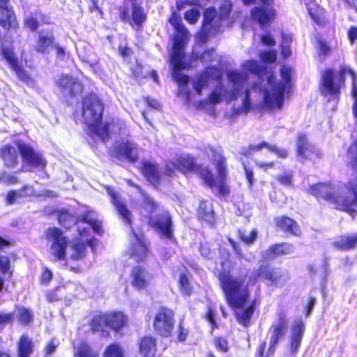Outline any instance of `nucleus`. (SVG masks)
<instances>
[{
	"mask_svg": "<svg viewBox=\"0 0 357 357\" xmlns=\"http://www.w3.org/2000/svg\"><path fill=\"white\" fill-rule=\"evenodd\" d=\"M242 70H229L227 73V84L222 82V72L216 67H207L204 72L195 77L192 81L194 89L199 94L204 87L215 82L208 99L200 101L198 108L206 112H213V105L223 101L229 102L242 97L241 112H248L252 105V96L262 93L261 107L267 110L280 109L284 104V96L291 87V69L283 66L280 70L281 80L276 81L270 76L266 87L261 89L258 82L252 80L247 72L254 75L259 74L261 66L258 61L249 60L241 64Z\"/></svg>",
	"mask_w": 357,
	"mask_h": 357,
	"instance_id": "f257e3e1",
	"label": "nucleus"
},
{
	"mask_svg": "<svg viewBox=\"0 0 357 357\" xmlns=\"http://www.w3.org/2000/svg\"><path fill=\"white\" fill-rule=\"evenodd\" d=\"M259 278L266 280L269 285L276 286L283 285L287 280L280 271L263 266L253 271L248 280L242 276L235 278L223 273L220 275L227 303L235 311L238 321L244 326H248L255 304V301L249 302V287L255 284Z\"/></svg>",
	"mask_w": 357,
	"mask_h": 357,
	"instance_id": "f03ea898",
	"label": "nucleus"
},
{
	"mask_svg": "<svg viewBox=\"0 0 357 357\" xmlns=\"http://www.w3.org/2000/svg\"><path fill=\"white\" fill-rule=\"evenodd\" d=\"M91 229L99 235L102 233L101 222L98 220L97 213L91 211L84 215L78 223L79 239L68 242L59 229H48L45 236L47 240L52 242L50 255L58 260H78L83 258L86 252L84 238Z\"/></svg>",
	"mask_w": 357,
	"mask_h": 357,
	"instance_id": "7ed1b4c3",
	"label": "nucleus"
},
{
	"mask_svg": "<svg viewBox=\"0 0 357 357\" xmlns=\"http://www.w3.org/2000/svg\"><path fill=\"white\" fill-rule=\"evenodd\" d=\"M169 22L176 31L174 36V43L170 56V62L173 66L172 76L174 79L179 84V93H183L186 96V100L189 101V93L185 91V85L188 82V77L181 72L180 70L185 68V63L183 62V48L187 43L189 33L186 28L182 24L181 17L173 13L169 18Z\"/></svg>",
	"mask_w": 357,
	"mask_h": 357,
	"instance_id": "20e7f679",
	"label": "nucleus"
},
{
	"mask_svg": "<svg viewBox=\"0 0 357 357\" xmlns=\"http://www.w3.org/2000/svg\"><path fill=\"white\" fill-rule=\"evenodd\" d=\"M209 150L212 153L218 175L214 178L208 168L201 167L199 169V176L205 184L209 186L213 192L222 197L227 196L229 193V188L225 183L227 177L225 158L214 149L210 147Z\"/></svg>",
	"mask_w": 357,
	"mask_h": 357,
	"instance_id": "39448f33",
	"label": "nucleus"
},
{
	"mask_svg": "<svg viewBox=\"0 0 357 357\" xmlns=\"http://www.w3.org/2000/svg\"><path fill=\"white\" fill-rule=\"evenodd\" d=\"M103 106L95 94H91L84 98L82 103V118L85 124L94 134L100 125Z\"/></svg>",
	"mask_w": 357,
	"mask_h": 357,
	"instance_id": "423d86ee",
	"label": "nucleus"
},
{
	"mask_svg": "<svg viewBox=\"0 0 357 357\" xmlns=\"http://www.w3.org/2000/svg\"><path fill=\"white\" fill-rule=\"evenodd\" d=\"M245 4L257 3L259 6H256L251 11V16L257 20L261 27L264 29L265 26L276 17V11L273 4V0H243Z\"/></svg>",
	"mask_w": 357,
	"mask_h": 357,
	"instance_id": "0eeeda50",
	"label": "nucleus"
},
{
	"mask_svg": "<svg viewBox=\"0 0 357 357\" xmlns=\"http://www.w3.org/2000/svg\"><path fill=\"white\" fill-rule=\"evenodd\" d=\"M129 130L126 123L119 119H113L110 122L100 125L97 130L94 132L96 135L100 137L104 142L112 135H119L121 137L127 136Z\"/></svg>",
	"mask_w": 357,
	"mask_h": 357,
	"instance_id": "6e6552de",
	"label": "nucleus"
},
{
	"mask_svg": "<svg viewBox=\"0 0 357 357\" xmlns=\"http://www.w3.org/2000/svg\"><path fill=\"white\" fill-rule=\"evenodd\" d=\"M174 325V312L172 310L161 307L157 312L153 326L155 331L162 336H169L171 335Z\"/></svg>",
	"mask_w": 357,
	"mask_h": 357,
	"instance_id": "1a4fd4ad",
	"label": "nucleus"
},
{
	"mask_svg": "<svg viewBox=\"0 0 357 357\" xmlns=\"http://www.w3.org/2000/svg\"><path fill=\"white\" fill-rule=\"evenodd\" d=\"M112 154L119 159H126L135 162L139 158V148L130 140L116 142L111 149Z\"/></svg>",
	"mask_w": 357,
	"mask_h": 357,
	"instance_id": "9d476101",
	"label": "nucleus"
},
{
	"mask_svg": "<svg viewBox=\"0 0 357 357\" xmlns=\"http://www.w3.org/2000/svg\"><path fill=\"white\" fill-rule=\"evenodd\" d=\"M220 20L217 12L213 8H208L204 13V22L202 30L197 34L198 40L204 43L206 40L207 34H215L220 26Z\"/></svg>",
	"mask_w": 357,
	"mask_h": 357,
	"instance_id": "9b49d317",
	"label": "nucleus"
},
{
	"mask_svg": "<svg viewBox=\"0 0 357 357\" xmlns=\"http://www.w3.org/2000/svg\"><path fill=\"white\" fill-rule=\"evenodd\" d=\"M287 323L286 314L283 312H279L277 320L273 322L269 331L271 338L269 349L267 353L268 356H271L274 353L279 340L286 333Z\"/></svg>",
	"mask_w": 357,
	"mask_h": 357,
	"instance_id": "f8f14e48",
	"label": "nucleus"
},
{
	"mask_svg": "<svg viewBox=\"0 0 357 357\" xmlns=\"http://www.w3.org/2000/svg\"><path fill=\"white\" fill-rule=\"evenodd\" d=\"M56 85L66 98H76L83 91V85L77 79L69 75H61L57 79Z\"/></svg>",
	"mask_w": 357,
	"mask_h": 357,
	"instance_id": "ddd939ff",
	"label": "nucleus"
},
{
	"mask_svg": "<svg viewBox=\"0 0 357 357\" xmlns=\"http://www.w3.org/2000/svg\"><path fill=\"white\" fill-rule=\"evenodd\" d=\"M149 223L160 234L162 239L174 241L172 219L169 213L165 212L157 220L150 219Z\"/></svg>",
	"mask_w": 357,
	"mask_h": 357,
	"instance_id": "4468645a",
	"label": "nucleus"
},
{
	"mask_svg": "<svg viewBox=\"0 0 357 357\" xmlns=\"http://www.w3.org/2000/svg\"><path fill=\"white\" fill-rule=\"evenodd\" d=\"M120 17L123 21L128 22L130 24L139 27L146 20V14L144 8L138 5V3H132V12L130 15L129 9L125 5L120 10Z\"/></svg>",
	"mask_w": 357,
	"mask_h": 357,
	"instance_id": "2eb2a0df",
	"label": "nucleus"
},
{
	"mask_svg": "<svg viewBox=\"0 0 357 357\" xmlns=\"http://www.w3.org/2000/svg\"><path fill=\"white\" fill-rule=\"evenodd\" d=\"M0 24L6 29L18 26L13 8L8 0H0Z\"/></svg>",
	"mask_w": 357,
	"mask_h": 357,
	"instance_id": "dca6fc26",
	"label": "nucleus"
},
{
	"mask_svg": "<svg viewBox=\"0 0 357 357\" xmlns=\"http://www.w3.org/2000/svg\"><path fill=\"white\" fill-rule=\"evenodd\" d=\"M18 149L24 161L36 167L44 168L46 162L42 155L26 144H19Z\"/></svg>",
	"mask_w": 357,
	"mask_h": 357,
	"instance_id": "f3484780",
	"label": "nucleus"
},
{
	"mask_svg": "<svg viewBox=\"0 0 357 357\" xmlns=\"http://www.w3.org/2000/svg\"><path fill=\"white\" fill-rule=\"evenodd\" d=\"M297 155L301 159L320 157L321 151L314 145L309 144L305 134H299L297 141Z\"/></svg>",
	"mask_w": 357,
	"mask_h": 357,
	"instance_id": "a211bd4d",
	"label": "nucleus"
},
{
	"mask_svg": "<svg viewBox=\"0 0 357 357\" xmlns=\"http://www.w3.org/2000/svg\"><path fill=\"white\" fill-rule=\"evenodd\" d=\"M195 165V160L192 157L188 155H183L180 156L176 161L170 162L167 165L166 174L168 176H171L174 172V169L185 173L192 170Z\"/></svg>",
	"mask_w": 357,
	"mask_h": 357,
	"instance_id": "6ab92c4d",
	"label": "nucleus"
},
{
	"mask_svg": "<svg viewBox=\"0 0 357 357\" xmlns=\"http://www.w3.org/2000/svg\"><path fill=\"white\" fill-rule=\"evenodd\" d=\"M151 278V275L144 268L137 266L132 268L130 279L131 284L135 288L138 289L146 288Z\"/></svg>",
	"mask_w": 357,
	"mask_h": 357,
	"instance_id": "aec40b11",
	"label": "nucleus"
},
{
	"mask_svg": "<svg viewBox=\"0 0 357 357\" xmlns=\"http://www.w3.org/2000/svg\"><path fill=\"white\" fill-rule=\"evenodd\" d=\"M127 183L129 185L135 187L138 190L139 195L138 201L142 206L141 213L144 216L149 217L152 212L158 208V204L152 198L146 195L138 185H135L131 180H128Z\"/></svg>",
	"mask_w": 357,
	"mask_h": 357,
	"instance_id": "412c9836",
	"label": "nucleus"
},
{
	"mask_svg": "<svg viewBox=\"0 0 357 357\" xmlns=\"http://www.w3.org/2000/svg\"><path fill=\"white\" fill-rule=\"evenodd\" d=\"M1 54L20 79L25 81L28 79V75L22 68L12 49L2 47Z\"/></svg>",
	"mask_w": 357,
	"mask_h": 357,
	"instance_id": "4be33fe9",
	"label": "nucleus"
},
{
	"mask_svg": "<svg viewBox=\"0 0 357 357\" xmlns=\"http://www.w3.org/2000/svg\"><path fill=\"white\" fill-rule=\"evenodd\" d=\"M131 254L137 260H143L147 254V247L143 234L132 233Z\"/></svg>",
	"mask_w": 357,
	"mask_h": 357,
	"instance_id": "5701e85b",
	"label": "nucleus"
},
{
	"mask_svg": "<svg viewBox=\"0 0 357 357\" xmlns=\"http://www.w3.org/2000/svg\"><path fill=\"white\" fill-rule=\"evenodd\" d=\"M54 36L52 31H40L38 33V39L36 42L34 49L36 52L45 54L48 52L50 47H54Z\"/></svg>",
	"mask_w": 357,
	"mask_h": 357,
	"instance_id": "b1692460",
	"label": "nucleus"
},
{
	"mask_svg": "<svg viewBox=\"0 0 357 357\" xmlns=\"http://www.w3.org/2000/svg\"><path fill=\"white\" fill-rule=\"evenodd\" d=\"M140 165L141 172L147 181L155 186L159 185L160 174L158 172V167L154 164L147 161H142Z\"/></svg>",
	"mask_w": 357,
	"mask_h": 357,
	"instance_id": "393cba45",
	"label": "nucleus"
},
{
	"mask_svg": "<svg viewBox=\"0 0 357 357\" xmlns=\"http://www.w3.org/2000/svg\"><path fill=\"white\" fill-rule=\"evenodd\" d=\"M107 194L110 196L113 204L115 206L118 213L122 219L127 223L131 222V214L128 210L126 205L121 202L119 195L116 193L112 188L107 187Z\"/></svg>",
	"mask_w": 357,
	"mask_h": 357,
	"instance_id": "a878e982",
	"label": "nucleus"
},
{
	"mask_svg": "<svg viewBox=\"0 0 357 357\" xmlns=\"http://www.w3.org/2000/svg\"><path fill=\"white\" fill-rule=\"evenodd\" d=\"M36 196H41L40 194H37L31 186L26 185L19 190H13L8 192L6 196V202L8 204H13L15 202H19L22 198Z\"/></svg>",
	"mask_w": 357,
	"mask_h": 357,
	"instance_id": "bb28decb",
	"label": "nucleus"
},
{
	"mask_svg": "<svg viewBox=\"0 0 357 357\" xmlns=\"http://www.w3.org/2000/svg\"><path fill=\"white\" fill-rule=\"evenodd\" d=\"M305 326L301 319L296 320L291 334V351L296 353L301 343Z\"/></svg>",
	"mask_w": 357,
	"mask_h": 357,
	"instance_id": "cd10ccee",
	"label": "nucleus"
},
{
	"mask_svg": "<svg viewBox=\"0 0 357 357\" xmlns=\"http://www.w3.org/2000/svg\"><path fill=\"white\" fill-rule=\"evenodd\" d=\"M156 352L155 340L151 336H145L139 342L140 357H155Z\"/></svg>",
	"mask_w": 357,
	"mask_h": 357,
	"instance_id": "c85d7f7f",
	"label": "nucleus"
},
{
	"mask_svg": "<svg viewBox=\"0 0 357 357\" xmlns=\"http://www.w3.org/2000/svg\"><path fill=\"white\" fill-rule=\"evenodd\" d=\"M275 223L278 228L289 234L298 236L301 233L297 223L288 217L283 216L277 218L275 219Z\"/></svg>",
	"mask_w": 357,
	"mask_h": 357,
	"instance_id": "c756f323",
	"label": "nucleus"
},
{
	"mask_svg": "<svg viewBox=\"0 0 357 357\" xmlns=\"http://www.w3.org/2000/svg\"><path fill=\"white\" fill-rule=\"evenodd\" d=\"M334 246L340 250H349L357 245V234L342 236L333 243Z\"/></svg>",
	"mask_w": 357,
	"mask_h": 357,
	"instance_id": "7c9ffc66",
	"label": "nucleus"
},
{
	"mask_svg": "<svg viewBox=\"0 0 357 357\" xmlns=\"http://www.w3.org/2000/svg\"><path fill=\"white\" fill-rule=\"evenodd\" d=\"M307 6L311 18L317 24H322L324 22L323 9L317 6L314 0H303Z\"/></svg>",
	"mask_w": 357,
	"mask_h": 357,
	"instance_id": "2f4dec72",
	"label": "nucleus"
},
{
	"mask_svg": "<svg viewBox=\"0 0 357 357\" xmlns=\"http://www.w3.org/2000/svg\"><path fill=\"white\" fill-rule=\"evenodd\" d=\"M198 216L200 219L211 224L214 220V213L212 204L208 201H202L198 209Z\"/></svg>",
	"mask_w": 357,
	"mask_h": 357,
	"instance_id": "473e14b6",
	"label": "nucleus"
},
{
	"mask_svg": "<svg viewBox=\"0 0 357 357\" xmlns=\"http://www.w3.org/2000/svg\"><path fill=\"white\" fill-rule=\"evenodd\" d=\"M0 154L3 158L5 165L8 167H15L17 161L16 149L11 146H3L0 151Z\"/></svg>",
	"mask_w": 357,
	"mask_h": 357,
	"instance_id": "72a5a7b5",
	"label": "nucleus"
},
{
	"mask_svg": "<svg viewBox=\"0 0 357 357\" xmlns=\"http://www.w3.org/2000/svg\"><path fill=\"white\" fill-rule=\"evenodd\" d=\"M250 149L253 151H258L261 149L266 148L271 153L275 154L278 158H285L287 157L288 153L287 151L278 147L275 145H271L266 142H261L260 144L250 146Z\"/></svg>",
	"mask_w": 357,
	"mask_h": 357,
	"instance_id": "f704fd0d",
	"label": "nucleus"
},
{
	"mask_svg": "<svg viewBox=\"0 0 357 357\" xmlns=\"http://www.w3.org/2000/svg\"><path fill=\"white\" fill-rule=\"evenodd\" d=\"M107 317V326L115 331L119 330L126 322V317L121 312H114L105 314Z\"/></svg>",
	"mask_w": 357,
	"mask_h": 357,
	"instance_id": "c9c22d12",
	"label": "nucleus"
},
{
	"mask_svg": "<svg viewBox=\"0 0 357 357\" xmlns=\"http://www.w3.org/2000/svg\"><path fill=\"white\" fill-rule=\"evenodd\" d=\"M33 351V342L23 335L19 343V357H29Z\"/></svg>",
	"mask_w": 357,
	"mask_h": 357,
	"instance_id": "e433bc0d",
	"label": "nucleus"
},
{
	"mask_svg": "<svg viewBox=\"0 0 357 357\" xmlns=\"http://www.w3.org/2000/svg\"><path fill=\"white\" fill-rule=\"evenodd\" d=\"M74 357H98V355L88 344L82 342L75 348Z\"/></svg>",
	"mask_w": 357,
	"mask_h": 357,
	"instance_id": "4c0bfd02",
	"label": "nucleus"
},
{
	"mask_svg": "<svg viewBox=\"0 0 357 357\" xmlns=\"http://www.w3.org/2000/svg\"><path fill=\"white\" fill-rule=\"evenodd\" d=\"M103 357H124V352L119 344H112L106 348Z\"/></svg>",
	"mask_w": 357,
	"mask_h": 357,
	"instance_id": "58836bf2",
	"label": "nucleus"
},
{
	"mask_svg": "<svg viewBox=\"0 0 357 357\" xmlns=\"http://www.w3.org/2000/svg\"><path fill=\"white\" fill-rule=\"evenodd\" d=\"M58 220L60 225L66 228L72 227L77 222L76 218L66 211L59 214Z\"/></svg>",
	"mask_w": 357,
	"mask_h": 357,
	"instance_id": "ea45409f",
	"label": "nucleus"
},
{
	"mask_svg": "<svg viewBox=\"0 0 357 357\" xmlns=\"http://www.w3.org/2000/svg\"><path fill=\"white\" fill-rule=\"evenodd\" d=\"M107 317L105 314H99L96 316L91 321V330L93 332H98L103 330L105 326H107Z\"/></svg>",
	"mask_w": 357,
	"mask_h": 357,
	"instance_id": "a19ab883",
	"label": "nucleus"
},
{
	"mask_svg": "<svg viewBox=\"0 0 357 357\" xmlns=\"http://www.w3.org/2000/svg\"><path fill=\"white\" fill-rule=\"evenodd\" d=\"M282 251L279 249V244L271 246L268 250L262 252L263 259L266 260L273 259L280 255H282Z\"/></svg>",
	"mask_w": 357,
	"mask_h": 357,
	"instance_id": "79ce46f5",
	"label": "nucleus"
},
{
	"mask_svg": "<svg viewBox=\"0 0 357 357\" xmlns=\"http://www.w3.org/2000/svg\"><path fill=\"white\" fill-rule=\"evenodd\" d=\"M292 41V37L290 35H282L281 43V52L284 58L287 59L290 56L291 52L290 44Z\"/></svg>",
	"mask_w": 357,
	"mask_h": 357,
	"instance_id": "37998d69",
	"label": "nucleus"
},
{
	"mask_svg": "<svg viewBox=\"0 0 357 357\" xmlns=\"http://www.w3.org/2000/svg\"><path fill=\"white\" fill-rule=\"evenodd\" d=\"M179 287L181 293L185 296H189L192 293V287L189 284L188 279L184 273H181L179 277Z\"/></svg>",
	"mask_w": 357,
	"mask_h": 357,
	"instance_id": "c03bdc74",
	"label": "nucleus"
},
{
	"mask_svg": "<svg viewBox=\"0 0 357 357\" xmlns=\"http://www.w3.org/2000/svg\"><path fill=\"white\" fill-rule=\"evenodd\" d=\"M17 316L18 317L19 321L22 324H28L31 319L32 314L31 312L26 308L20 307L17 309Z\"/></svg>",
	"mask_w": 357,
	"mask_h": 357,
	"instance_id": "a18cd8bd",
	"label": "nucleus"
},
{
	"mask_svg": "<svg viewBox=\"0 0 357 357\" xmlns=\"http://www.w3.org/2000/svg\"><path fill=\"white\" fill-rule=\"evenodd\" d=\"M231 3L230 1H225L222 3L220 8L218 17H220V22H222L227 19L231 12Z\"/></svg>",
	"mask_w": 357,
	"mask_h": 357,
	"instance_id": "49530a36",
	"label": "nucleus"
},
{
	"mask_svg": "<svg viewBox=\"0 0 357 357\" xmlns=\"http://www.w3.org/2000/svg\"><path fill=\"white\" fill-rule=\"evenodd\" d=\"M200 17V12L197 8H192L185 13L184 18L190 24H195Z\"/></svg>",
	"mask_w": 357,
	"mask_h": 357,
	"instance_id": "de8ad7c7",
	"label": "nucleus"
},
{
	"mask_svg": "<svg viewBox=\"0 0 357 357\" xmlns=\"http://www.w3.org/2000/svg\"><path fill=\"white\" fill-rule=\"evenodd\" d=\"M0 271L5 275L12 273L10 259L6 256H0Z\"/></svg>",
	"mask_w": 357,
	"mask_h": 357,
	"instance_id": "09e8293b",
	"label": "nucleus"
},
{
	"mask_svg": "<svg viewBox=\"0 0 357 357\" xmlns=\"http://www.w3.org/2000/svg\"><path fill=\"white\" fill-rule=\"evenodd\" d=\"M240 237L243 242L249 245L252 243L257 238V231L253 229L248 234L240 232Z\"/></svg>",
	"mask_w": 357,
	"mask_h": 357,
	"instance_id": "8fccbe9b",
	"label": "nucleus"
},
{
	"mask_svg": "<svg viewBox=\"0 0 357 357\" xmlns=\"http://www.w3.org/2000/svg\"><path fill=\"white\" fill-rule=\"evenodd\" d=\"M260 58L266 62L273 63L276 60L277 54L274 50L266 51L260 54Z\"/></svg>",
	"mask_w": 357,
	"mask_h": 357,
	"instance_id": "3c124183",
	"label": "nucleus"
},
{
	"mask_svg": "<svg viewBox=\"0 0 357 357\" xmlns=\"http://www.w3.org/2000/svg\"><path fill=\"white\" fill-rule=\"evenodd\" d=\"M0 182L5 185L14 184L17 182V178L8 173H3L0 175Z\"/></svg>",
	"mask_w": 357,
	"mask_h": 357,
	"instance_id": "603ef678",
	"label": "nucleus"
},
{
	"mask_svg": "<svg viewBox=\"0 0 357 357\" xmlns=\"http://www.w3.org/2000/svg\"><path fill=\"white\" fill-rule=\"evenodd\" d=\"M14 320L13 313L0 314V328H3L7 324L12 323Z\"/></svg>",
	"mask_w": 357,
	"mask_h": 357,
	"instance_id": "864d4df0",
	"label": "nucleus"
},
{
	"mask_svg": "<svg viewBox=\"0 0 357 357\" xmlns=\"http://www.w3.org/2000/svg\"><path fill=\"white\" fill-rule=\"evenodd\" d=\"M292 176L290 174H284L277 176V180L280 184L289 187L292 184Z\"/></svg>",
	"mask_w": 357,
	"mask_h": 357,
	"instance_id": "5fc2aeb1",
	"label": "nucleus"
},
{
	"mask_svg": "<svg viewBox=\"0 0 357 357\" xmlns=\"http://www.w3.org/2000/svg\"><path fill=\"white\" fill-rule=\"evenodd\" d=\"M215 52L213 49L206 50L200 56V60L204 63L211 62L214 59Z\"/></svg>",
	"mask_w": 357,
	"mask_h": 357,
	"instance_id": "6e6d98bb",
	"label": "nucleus"
},
{
	"mask_svg": "<svg viewBox=\"0 0 357 357\" xmlns=\"http://www.w3.org/2000/svg\"><path fill=\"white\" fill-rule=\"evenodd\" d=\"M24 23L31 31H35L38 26V21L31 16L26 17L24 19Z\"/></svg>",
	"mask_w": 357,
	"mask_h": 357,
	"instance_id": "4d7b16f0",
	"label": "nucleus"
},
{
	"mask_svg": "<svg viewBox=\"0 0 357 357\" xmlns=\"http://www.w3.org/2000/svg\"><path fill=\"white\" fill-rule=\"evenodd\" d=\"M52 278V272L48 268H45L43 269V271L42 273L41 278H40L41 282L45 284H47L50 282V281L51 280Z\"/></svg>",
	"mask_w": 357,
	"mask_h": 357,
	"instance_id": "13d9d810",
	"label": "nucleus"
},
{
	"mask_svg": "<svg viewBox=\"0 0 357 357\" xmlns=\"http://www.w3.org/2000/svg\"><path fill=\"white\" fill-rule=\"evenodd\" d=\"M245 176L248 182L249 187L251 188L254 183L255 179L253 176L252 170L248 169L245 165H243Z\"/></svg>",
	"mask_w": 357,
	"mask_h": 357,
	"instance_id": "bf43d9fd",
	"label": "nucleus"
},
{
	"mask_svg": "<svg viewBox=\"0 0 357 357\" xmlns=\"http://www.w3.org/2000/svg\"><path fill=\"white\" fill-rule=\"evenodd\" d=\"M279 249H280L283 255H288L292 253L294 250V247L289 243L279 244Z\"/></svg>",
	"mask_w": 357,
	"mask_h": 357,
	"instance_id": "052dcab7",
	"label": "nucleus"
},
{
	"mask_svg": "<svg viewBox=\"0 0 357 357\" xmlns=\"http://www.w3.org/2000/svg\"><path fill=\"white\" fill-rule=\"evenodd\" d=\"M255 164L259 168L267 170L274 167L273 162H264L262 160H256Z\"/></svg>",
	"mask_w": 357,
	"mask_h": 357,
	"instance_id": "680f3d73",
	"label": "nucleus"
},
{
	"mask_svg": "<svg viewBox=\"0 0 357 357\" xmlns=\"http://www.w3.org/2000/svg\"><path fill=\"white\" fill-rule=\"evenodd\" d=\"M215 345L218 349L222 351H226L227 349V342L224 338H217L215 340Z\"/></svg>",
	"mask_w": 357,
	"mask_h": 357,
	"instance_id": "e2e57ef3",
	"label": "nucleus"
},
{
	"mask_svg": "<svg viewBox=\"0 0 357 357\" xmlns=\"http://www.w3.org/2000/svg\"><path fill=\"white\" fill-rule=\"evenodd\" d=\"M261 42L268 46H273L275 44L274 38L270 34H265L261 36Z\"/></svg>",
	"mask_w": 357,
	"mask_h": 357,
	"instance_id": "0e129e2a",
	"label": "nucleus"
},
{
	"mask_svg": "<svg viewBox=\"0 0 357 357\" xmlns=\"http://www.w3.org/2000/svg\"><path fill=\"white\" fill-rule=\"evenodd\" d=\"M318 45H319L320 54L324 56L327 55L328 54V52H330V48H329L328 45H327V43H326L324 41L319 40Z\"/></svg>",
	"mask_w": 357,
	"mask_h": 357,
	"instance_id": "69168bd1",
	"label": "nucleus"
},
{
	"mask_svg": "<svg viewBox=\"0 0 357 357\" xmlns=\"http://www.w3.org/2000/svg\"><path fill=\"white\" fill-rule=\"evenodd\" d=\"M201 255L206 258H209L211 255V250L207 243H202L200 245Z\"/></svg>",
	"mask_w": 357,
	"mask_h": 357,
	"instance_id": "338daca9",
	"label": "nucleus"
},
{
	"mask_svg": "<svg viewBox=\"0 0 357 357\" xmlns=\"http://www.w3.org/2000/svg\"><path fill=\"white\" fill-rule=\"evenodd\" d=\"M348 36L351 43L357 38V28L351 27L348 31Z\"/></svg>",
	"mask_w": 357,
	"mask_h": 357,
	"instance_id": "774afa93",
	"label": "nucleus"
}]
</instances>
